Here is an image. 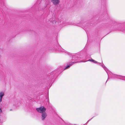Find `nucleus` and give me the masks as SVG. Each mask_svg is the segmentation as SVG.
I'll list each match as a JSON object with an SVG mask.
<instances>
[{
    "label": "nucleus",
    "instance_id": "f257e3e1",
    "mask_svg": "<svg viewBox=\"0 0 125 125\" xmlns=\"http://www.w3.org/2000/svg\"><path fill=\"white\" fill-rule=\"evenodd\" d=\"M46 109V108L43 106H42L40 107L37 108L36 110L39 113H41L42 114L44 112H45Z\"/></svg>",
    "mask_w": 125,
    "mask_h": 125
},
{
    "label": "nucleus",
    "instance_id": "f03ea898",
    "mask_svg": "<svg viewBox=\"0 0 125 125\" xmlns=\"http://www.w3.org/2000/svg\"><path fill=\"white\" fill-rule=\"evenodd\" d=\"M78 62H69V65H68L67 67H65L64 68V70H65L66 69H68V68H69L71 66H72V65H73L74 64L76 63H77Z\"/></svg>",
    "mask_w": 125,
    "mask_h": 125
},
{
    "label": "nucleus",
    "instance_id": "7ed1b4c3",
    "mask_svg": "<svg viewBox=\"0 0 125 125\" xmlns=\"http://www.w3.org/2000/svg\"><path fill=\"white\" fill-rule=\"evenodd\" d=\"M47 116L46 113L45 112H44L42 114L41 118L42 120H44L45 119Z\"/></svg>",
    "mask_w": 125,
    "mask_h": 125
},
{
    "label": "nucleus",
    "instance_id": "20e7f679",
    "mask_svg": "<svg viewBox=\"0 0 125 125\" xmlns=\"http://www.w3.org/2000/svg\"><path fill=\"white\" fill-rule=\"evenodd\" d=\"M53 4L56 5L58 4L60 2L59 0H51Z\"/></svg>",
    "mask_w": 125,
    "mask_h": 125
},
{
    "label": "nucleus",
    "instance_id": "39448f33",
    "mask_svg": "<svg viewBox=\"0 0 125 125\" xmlns=\"http://www.w3.org/2000/svg\"><path fill=\"white\" fill-rule=\"evenodd\" d=\"M59 69H58L57 70H55L53 72V77L52 78V79H53L54 78V77L56 75H57L59 74L60 73L58 71Z\"/></svg>",
    "mask_w": 125,
    "mask_h": 125
},
{
    "label": "nucleus",
    "instance_id": "423d86ee",
    "mask_svg": "<svg viewBox=\"0 0 125 125\" xmlns=\"http://www.w3.org/2000/svg\"><path fill=\"white\" fill-rule=\"evenodd\" d=\"M78 55H75V56H73V57L72 61H75L77 60H79V58L78 57Z\"/></svg>",
    "mask_w": 125,
    "mask_h": 125
},
{
    "label": "nucleus",
    "instance_id": "0eeeda50",
    "mask_svg": "<svg viewBox=\"0 0 125 125\" xmlns=\"http://www.w3.org/2000/svg\"><path fill=\"white\" fill-rule=\"evenodd\" d=\"M88 61H90L92 62H93L94 63H98L99 64H100V63L99 62H98L97 61H95V60L93 59H90Z\"/></svg>",
    "mask_w": 125,
    "mask_h": 125
},
{
    "label": "nucleus",
    "instance_id": "6e6552de",
    "mask_svg": "<svg viewBox=\"0 0 125 125\" xmlns=\"http://www.w3.org/2000/svg\"><path fill=\"white\" fill-rule=\"evenodd\" d=\"M101 66H102V67L105 70V71H106V72L108 75V73L107 72V71H108V69L106 68V67L104 65H101Z\"/></svg>",
    "mask_w": 125,
    "mask_h": 125
},
{
    "label": "nucleus",
    "instance_id": "1a4fd4ad",
    "mask_svg": "<svg viewBox=\"0 0 125 125\" xmlns=\"http://www.w3.org/2000/svg\"><path fill=\"white\" fill-rule=\"evenodd\" d=\"M111 73L112 74V76H114V77H116L117 76H118V77H121L122 76H121V75H116V74H113L111 72H110V73Z\"/></svg>",
    "mask_w": 125,
    "mask_h": 125
},
{
    "label": "nucleus",
    "instance_id": "9d476101",
    "mask_svg": "<svg viewBox=\"0 0 125 125\" xmlns=\"http://www.w3.org/2000/svg\"><path fill=\"white\" fill-rule=\"evenodd\" d=\"M120 30L121 31H124L125 32V30H124V29H116V30Z\"/></svg>",
    "mask_w": 125,
    "mask_h": 125
},
{
    "label": "nucleus",
    "instance_id": "9b49d317",
    "mask_svg": "<svg viewBox=\"0 0 125 125\" xmlns=\"http://www.w3.org/2000/svg\"><path fill=\"white\" fill-rule=\"evenodd\" d=\"M1 93V96H2L3 97V96H4V94L3 92H0Z\"/></svg>",
    "mask_w": 125,
    "mask_h": 125
},
{
    "label": "nucleus",
    "instance_id": "f8f14e48",
    "mask_svg": "<svg viewBox=\"0 0 125 125\" xmlns=\"http://www.w3.org/2000/svg\"><path fill=\"white\" fill-rule=\"evenodd\" d=\"M2 97L3 96H1V93H0V102L2 101Z\"/></svg>",
    "mask_w": 125,
    "mask_h": 125
},
{
    "label": "nucleus",
    "instance_id": "ddd939ff",
    "mask_svg": "<svg viewBox=\"0 0 125 125\" xmlns=\"http://www.w3.org/2000/svg\"><path fill=\"white\" fill-rule=\"evenodd\" d=\"M0 113H1L2 112V110H1V108H0Z\"/></svg>",
    "mask_w": 125,
    "mask_h": 125
},
{
    "label": "nucleus",
    "instance_id": "4468645a",
    "mask_svg": "<svg viewBox=\"0 0 125 125\" xmlns=\"http://www.w3.org/2000/svg\"><path fill=\"white\" fill-rule=\"evenodd\" d=\"M94 117H93L90 120H91Z\"/></svg>",
    "mask_w": 125,
    "mask_h": 125
},
{
    "label": "nucleus",
    "instance_id": "2eb2a0df",
    "mask_svg": "<svg viewBox=\"0 0 125 125\" xmlns=\"http://www.w3.org/2000/svg\"><path fill=\"white\" fill-rule=\"evenodd\" d=\"M108 79H107V81H106V82H107V80H108Z\"/></svg>",
    "mask_w": 125,
    "mask_h": 125
},
{
    "label": "nucleus",
    "instance_id": "dca6fc26",
    "mask_svg": "<svg viewBox=\"0 0 125 125\" xmlns=\"http://www.w3.org/2000/svg\"><path fill=\"white\" fill-rule=\"evenodd\" d=\"M108 79H107V81H106V82H107V80H108Z\"/></svg>",
    "mask_w": 125,
    "mask_h": 125
},
{
    "label": "nucleus",
    "instance_id": "f3484780",
    "mask_svg": "<svg viewBox=\"0 0 125 125\" xmlns=\"http://www.w3.org/2000/svg\"><path fill=\"white\" fill-rule=\"evenodd\" d=\"M108 79H107V81H106V82H107V80H108Z\"/></svg>",
    "mask_w": 125,
    "mask_h": 125
},
{
    "label": "nucleus",
    "instance_id": "a211bd4d",
    "mask_svg": "<svg viewBox=\"0 0 125 125\" xmlns=\"http://www.w3.org/2000/svg\"><path fill=\"white\" fill-rule=\"evenodd\" d=\"M108 79H107V81H106V82H107V80H108Z\"/></svg>",
    "mask_w": 125,
    "mask_h": 125
},
{
    "label": "nucleus",
    "instance_id": "6ab92c4d",
    "mask_svg": "<svg viewBox=\"0 0 125 125\" xmlns=\"http://www.w3.org/2000/svg\"><path fill=\"white\" fill-rule=\"evenodd\" d=\"M108 79H107V81H106V82H107V80H108Z\"/></svg>",
    "mask_w": 125,
    "mask_h": 125
},
{
    "label": "nucleus",
    "instance_id": "aec40b11",
    "mask_svg": "<svg viewBox=\"0 0 125 125\" xmlns=\"http://www.w3.org/2000/svg\"><path fill=\"white\" fill-rule=\"evenodd\" d=\"M108 79H107V81H106V82H107V80H108Z\"/></svg>",
    "mask_w": 125,
    "mask_h": 125
},
{
    "label": "nucleus",
    "instance_id": "412c9836",
    "mask_svg": "<svg viewBox=\"0 0 125 125\" xmlns=\"http://www.w3.org/2000/svg\"><path fill=\"white\" fill-rule=\"evenodd\" d=\"M108 79H107V81H106V82H107V80H108Z\"/></svg>",
    "mask_w": 125,
    "mask_h": 125
},
{
    "label": "nucleus",
    "instance_id": "4be33fe9",
    "mask_svg": "<svg viewBox=\"0 0 125 125\" xmlns=\"http://www.w3.org/2000/svg\"><path fill=\"white\" fill-rule=\"evenodd\" d=\"M57 22H55V23L57 24Z\"/></svg>",
    "mask_w": 125,
    "mask_h": 125
},
{
    "label": "nucleus",
    "instance_id": "5701e85b",
    "mask_svg": "<svg viewBox=\"0 0 125 125\" xmlns=\"http://www.w3.org/2000/svg\"><path fill=\"white\" fill-rule=\"evenodd\" d=\"M11 110H11H11H10V111H11Z\"/></svg>",
    "mask_w": 125,
    "mask_h": 125
}]
</instances>
